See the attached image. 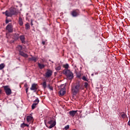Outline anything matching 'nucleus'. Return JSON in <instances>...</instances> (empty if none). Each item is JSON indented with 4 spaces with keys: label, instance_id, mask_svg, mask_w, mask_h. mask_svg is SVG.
Masks as SVG:
<instances>
[{
    "label": "nucleus",
    "instance_id": "aec40b11",
    "mask_svg": "<svg viewBox=\"0 0 130 130\" xmlns=\"http://www.w3.org/2000/svg\"><path fill=\"white\" fill-rule=\"evenodd\" d=\"M49 124H53V123L56 124V122L52 120H51L50 121H48Z\"/></svg>",
    "mask_w": 130,
    "mask_h": 130
},
{
    "label": "nucleus",
    "instance_id": "423d86ee",
    "mask_svg": "<svg viewBox=\"0 0 130 130\" xmlns=\"http://www.w3.org/2000/svg\"><path fill=\"white\" fill-rule=\"evenodd\" d=\"M52 76V71L50 70H48L46 73V78H49Z\"/></svg>",
    "mask_w": 130,
    "mask_h": 130
},
{
    "label": "nucleus",
    "instance_id": "ddd939ff",
    "mask_svg": "<svg viewBox=\"0 0 130 130\" xmlns=\"http://www.w3.org/2000/svg\"><path fill=\"white\" fill-rule=\"evenodd\" d=\"M19 54L20 55H21V56H23V57H28V55L22 51L19 52Z\"/></svg>",
    "mask_w": 130,
    "mask_h": 130
},
{
    "label": "nucleus",
    "instance_id": "e433bc0d",
    "mask_svg": "<svg viewBox=\"0 0 130 130\" xmlns=\"http://www.w3.org/2000/svg\"><path fill=\"white\" fill-rule=\"evenodd\" d=\"M0 94H2V90L0 89Z\"/></svg>",
    "mask_w": 130,
    "mask_h": 130
},
{
    "label": "nucleus",
    "instance_id": "2f4dec72",
    "mask_svg": "<svg viewBox=\"0 0 130 130\" xmlns=\"http://www.w3.org/2000/svg\"><path fill=\"white\" fill-rule=\"evenodd\" d=\"M9 22H10V20H8V19H7L6 21V24H8Z\"/></svg>",
    "mask_w": 130,
    "mask_h": 130
},
{
    "label": "nucleus",
    "instance_id": "7ed1b4c3",
    "mask_svg": "<svg viewBox=\"0 0 130 130\" xmlns=\"http://www.w3.org/2000/svg\"><path fill=\"white\" fill-rule=\"evenodd\" d=\"M80 89H81V85H80V83H77L73 87L72 91L74 94H77L78 92L80 91Z\"/></svg>",
    "mask_w": 130,
    "mask_h": 130
},
{
    "label": "nucleus",
    "instance_id": "f704fd0d",
    "mask_svg": "<svg viewBox=\"0 0 130 130\" xmlns=\"http://www.w3.org/2000/svg\"><path fill=\"white\" fill-rule=\"evenodd\" d=\"M128 125H130V120L128 122Z\"/></svg>",
    "mask_w": 130,
    "mask_h": 130
},
{
    "label": "nucleus",
    "instance_id": "c85d7f7f",
    "mask_svg": "<svg viewBox=\"0 0 130 130\" xmlns=\"http://www.w3.org/2000/svg\"><path fill=\"white\" fill-rule=\"evenodd\" d=\"M70 128V125H67L64 127V129L67 130Z\"/></svg>",
    "mask_w": 130,
    "mask_h": 130
},
{
    "label": "nucleus",
    "instance_id": "f257e3e1",
    "mask_svg": "<svg viewBox=\"0 0 130 130\" xmlns=\"http://www.w3.org/2000/svg\"><path fill=\"white\" fill-rule=\"evenodd\" d=\"M63 73L66 75V76H67V78L69 79V80H72V79L74 78V74L69 70H64L63 71Z\"/></svg>",
    "mask_w": 130,
    "mask_h": 130
},
{
    "label": "nucleus",
    "instance_id": "72a5a7b5",
    "mask_svg": "<svg viewBox=\"0 0 130 130\" xmlns=\"http://www.w3.org/2000/svg\"><path fill=\"white\" fill-rule=\"evenodd\" d=\"M28 88H27L26 89V93H28Z\"/></svg>",
    "mask_w": 130,
    "mask_h": 130
},
{
    "label": "nucleus",
    "instance_id": "f8f14e48",
    "mask_svg": "<svg viewBox=\"0 0 130 130\" xmlns=\"http://www.w3.org/2000/svg\"><path fill=\"white\" fill-rule=\"evenodd\" d=\"M28 60L29 61H35V62H36V61L37 60V57H31V58H28Z\"/></svg>",
    "mask_w": 130,
    "mask_h": 130
},
{
    "label": "nucleus",
    "instance_id": "4c0bfd02",
    "mask_svg": "<svg viewBox=\"0 0 130 130\" xmlns=\"http://www.w3.org/2000/svg\"><path fill=\"white\" fill-rule=\"evenodd\" d=\"M34 103H37V102H35V101H34Z\"/></svg>",
    "mask_w": 130,
    "mask_h": 130
},
{
    "label": "nucleus",
    "instance_id": "7c9ffc66",
    "mask_svg": "<svg viewBox=\"0 0 130 130\" xmlns=\"http://www.w3.org/2000/svg\"><path fill=\"white\" fill-rule=\"evenodd\" d=\"M84 86H85V88H87V87H88V83L85 82L84 83Z\"/></svg>",
    "mask_w": 130,
    "mask_h": 130
},
{
    "label": "nucleus",
    "instance_id": "1a4fd4ad",
    "mask_svg": "<svg viewBox=\"0 0 130 130\" xmlns=\"http://www.w3.org/2000/svg\"><path fill=\"white\" fill-rule=\"evenodd\" d=\"M35 102H37V103H34L31 106L32 109H34L35 107H36V105H37V104L39 103V100L38 99H36Z\"/></svg>",
    "mask_w": 130,
    "mask_h": 130
},
{
    "label": "nucleus",
    "instance_id": "412c9836",
    "mask_svg": "<svg viewBox=\"0 0 130 130\" xmlns=\"http://www.w3.org/2000/svg\"><path fill=\"white\" fill-rule=\"evenodd\" d=\"M25 126H27V127H28L29 125H28L27 124H25L24 123H23L22 124H21V127H25Z\"/></svg>",
    "mask_w": 130,
    "mask_h": 130
},
{
    "label": "nucleus",
    "instance_id": "393cba45",
    "mask_svg": "<svg viewBox=\"0 0 130 130\" xmlns=\"http://www.w3.org/2000/svg\"><path fill=\"white\" fill-rule=\"evenodd\" d=\"M121 117H122V118H125V117H126V115H125V114H124V113H122L121 114Z\"/></svg>",
    "mask_w": 130,
    "mask_h": 130
},
{
    "label": "nucleus",
    "instance_id": "0eeeda50",
    "mask_svg": "<svg viewBox=\"0 0 130 130\" xmlns=\"http://www.w3.org/2000/svg\"><path fill=\"white\" fill-rule=\"evenodd\" d=\"M79 14L80 12L78 10H74L72 12V15L73 16V17H77L79 16Z\"/></svg>",
    "mask_w": 130,
    "mask_h": 130
},
{
    "label": "nucleus",
    "instance_id": "ea45409f",
    "mask_svg": "<svg viewBox=\"0 0 130 130\" xmlns=\"http://www.w3.org/2000/svg\"><path fill=\"white\" fill-rule=\"evenodd\" d=\"M73 130H77V129H73Z\"/></svg>",
    "mask_w": 130,
    "mask_h": 130
},
{
    "label": "nucleus",
    "instance_id": "c9c22d12",
    "mask_svg": "<svg viewBox=\"0 0 130 130\" xmlns=\"http://www.w3.org/2000/svg\"><path fill=\"white\" fill-rule=\"evenodd\" d=\"M31 26H33V23H32V21L31 22Z\"/></svg>",
    "mask_w": 130,
    "mask_h": 130
},
{
    "label": "nucleus",
    "instance_id": "9d476101",
    "mask_svg": "<svg viewBox=\"0 0 130 130\" xmlns=\"http://www.w3.org/2000/svg\"><path fill=\"white\" fill-rule=\"evenodd\" d=\"M59 94L61 96H63V95L66 94V88L64 87L61 89L59 91Z\"/></svg>",
    "mask_w": 130,
    "mask_h": 130
},
{
    "label": "nucleus",
    "instance_id": "5701e85b",
    "mask_svg": "<svg viewBox=\"0 0 130 130\" xmlns=\"http://www.w3.org/2000/svg\"><path fill=\"white\" fill-rule=\"evenodd\" d=\"M50 125L49 126V128H52V127H54V126H55V123H53V124H50Z\"/></svg>",
    "mask_w": 130,
    "mask_h": 130
},
{
    "label": "nucleus",
    "instance_id": "39448f33",
    "mask_svg": "<svg viewBox=\"0 0 130 130\" xmlns=\"http://www.w3.org/2000/svg\"><path fill=\"white\" fill-rule=\"evenodd\" d=\"M38 85L37 84H32L31 85V87L30 88V90L31 91H34V92H36L37 89H38Z\"/></svg>",
    "mask_w": 130,
    "mask_h": 130
},
{
    "label": "nucleus",
    "instance_id": "20e7f679",
    "mask_svg": "<svg viewBox=\"0 0 130 130\" xmlns=\"http://www.w3.org/2000/svg\"><path fill=\"white\" fill-rule=\"evenodd\" d=\"M4 88L6 95H11V94H12V90H11L9 86H4Z\"/></svg>",
    "mask_w": 130,
    "mask_h": 130
},
{
    "label": "nucleus",
    "instance_id": "dca6fc26",
    "mask_svg": "<svg viewBox=\"0 0 130 130\" xmlns=\"http://www.w3.org/2000/svg\"><path fill=\"white\" fill-rule=\"evenodd\" d=\"M38 65L39 69H40L41 70H42V69H44V68H45V65H44L43 64L38 63Z\"/></svg>",
    "mask_w": 130,
    "mask_h": 130
},
{
    "label": "nucleus",
    "instance_id": "bb28decb",
    "mask_svg": "<svg viewBox=\"0 0 130 130\" xmlns=\"http://www.w3.org/2000/svg\"><path fill=\"white\" fill-rule=\"evenodd\" d=\"M64 69H69V64H66L63 65Z\"/></svg>",
    "mask_w": 130,
    "mask_h": 130
},
{
    "label": "nucleus",
    "instance_id": "473e14b6",
    "mask_svg": "<svg viewBox=\"0 0 130 130\" xmlns=\"http://www.w3.org/2000/svg\"><path fill=\"white\" fill-rule=\"evenodd\" d=\"M42 43L43 45H44V44H45V42L43 41Z\"/></svg>",
    "mask_w": 130,
    "mask_h": 130
},
{
    "label": "nucleus",
    "instance_id": "6e6552de",
    "mask_svg": "<svg viewBox=\"0 0 130 130\" xmlns=\"http://www.w3.org/2000/svg\"><path fill=\"white\" fill-rule=\"evenodd\" d=\"M6 29L10 32H13V25H12V24L8 25L6 27Z\"/></svg>",
    "mask_w": 130,
    "mask_h": 130
},
{
    "label": "nucleus",
    "instance_id": "4be33fe9",
    "mask_svg": "<svg viewBox=\"0 0 130 130\" xmlns=\"http://www.w3.org/2000/svg\"><path fill=\"white\" fill-rule=\"evenodd\" d=\"M43 87L44 88V89H46V82L44 81L43 83Z\"/></svg>",
    "mask_w": 130,
    "mask_h": 130
},
{
    "label": "nucleus",
    "instance_id": "2eb2a0df",
    "mask_svg": "<svg viewBox=\"0 0 130 130\" xmlns=\"http://www.w3.org/2000/svg\"><path fill=\"white\" fill-rule=\"evenodd\" d=\"M19 38L22 43H25V36L23 35L20 36Z\"/></svg>",
    "mask_w": 130,
    "mask_h": 130
},
{
    "label": "nucleus",
    "instance_id": "c756f323",
    "mask_svg": "<svg viewBox=\"0 0 130 130\" xmlns=\"http://www.w3.org/2000/svg\"><path fill=\"white\" fill-rule=\"evenodd\" d=\"M48 88H49L50 90H52V87L50 86V85L49 84L48 85Z\"/></svg>",
    "mask_w": 130,
    "mask_h": 130
},
{
    "label": "nucleus",
    "instance_id": "9b49d317",
    "mask_svg": "<svg viewBox=\"0 0 130 130\" xmlns=\"http://www.w3.org/2000/svg\"><path fill=\"white\" fill-rule=\"evenodd\" d=\"M77 111H71L69 112V114L70 115H71V116H72V117H74V116H75V115H76V113H77Z\"/></svg>",
    "mask_w": 130,
    "mask_h": 130
},
{
    "label": "nucleus",
    "instance_id": "6ab92c4d",
    "mask_svg": "<svg viewBox=\"0 0 130 130\" xmlns=\"http://www.w3.org/2000/svg\"><path fill=\"white\" fill-rule=\"evenodd\" d=\"M22 48L23 47L21 45H19L17 47V49L19 51V52L20 51H21V50H22Z\"/></svg>",
    "mask_w": 130,
    "mask_h": 130
},
{
    "label": "nucleus",
    "instance_id": "a211bd4d",
    "mask_svg": "<svg viewBox=\"0 0 130 130\" xmlns=\"http://www.w3.org/2000/svg\"><path fill=\"white\" fill-rule=\"evenodd\" d=\"M19 24L20 26L23 25V21L22 20V18H19Z\"/></svg>",
    "mask_w": 130,
    "mask_h": 130
},
{
    "label": "nucleus",
    "instance_id": "4468645a",
    "mask_svg": "<svg viewBox=\"0 0 130 130\" xmlns=\"http://www.w3.org/2000/svg\"><path fill=\"white\" fill-rule=\"evenodd\" d=\"M26 119H27V122H30V121H32V120H33V117L30 116H28L26 117Z\"/></svg>",
    "mask_w": 130,
    "mask_h": 130
},
{
    "label": "nucleus",
    "instance_id": "cd10ccee",
    "mask_svg": "<svg viewBox=\"0 0 130 130\" xmlns=\"http://www.w3.org/2000/svg\"><path fill=\"white\" fill-rule=\"evenodd\" d=\"M82 80H83V81H88V78H86L85 76L82 77Z\"/></svg>",
    "mask_w": 130,
    "mask_h": 130
},
{
    "label": "nucleus",
    "instance_id": "b1692460",
    "mask_svg": "<svg viewBox=\"0 0 130 130\" xmlns=\"http://www.w3.org/2000/svg\"><path fill=\"white\" fill-rule=\"evenodd\" d=\"M55 69L56 71H60V70H61V67H60V66H58L57 67H55Z\"/></svg>",
    "mask_w": 130,
    "mask_h": 130
},
{
    "label": "nucleus",
    "instance_id": "a878e982",
    "mask_svg": "<svg viewBox=\"0 0 130 130\" xmlns=\"http://www.w3.org/2000/svg\"><path fill=\"white\" fill-rule=\"evenodd\" d=\"M25 27H26V30H28V29H29V28H30V25H29V23H26L25 24Z\"/></svg>",
    "mask_w": 130,
    "mask_h": 130
},
{
    "label": "nucleus",
    "instance_id": "58836bf2",
    "mask_svg": "<svg viewBox=\"0 0 130 130\" xmlns=\"http://www.w3.org/2000/svg\"><path fill=\"white\" fill-rule=\"evenodd\" d=\"M26 86H27V84H25V86L26 87Z\"/></svg>",
    "mask_w": 130,
    "mask_h": 130
},
{
    "label": "nucleus",
    "instance_id": "f03ea898",
    "mask_svg": "<svg viewBox=\"0 0 130 130\" xmlns=\"http://www.w3.org/2000/svg\"><path fill=\"white\" fill-rule=\"evenodd\" d=\"M3 14H5L6 16L7 17H12L13 15H16L17 14V11H16V9L13 8L10 10V12L6 11L5 13H3Z\"/></svg>",
    "mask_w": 130,
    "mask_h": 130
},
{
    "label": "nucleus",
    "instance_id": "f3484780",
    "mask_svg": "<svg viewBox=\"0 0 130 130\" xmlns=\"http://www.w3.org/2000/svg\"><path fill=\"white\" fill-rule=\"evenodd\" d=\"M5 67H6V64L3 63L0 64V70H3V69H5Z\"/></svg>",
    "mask_w": 130,
    "mask_h": 130
}]
</instances>
